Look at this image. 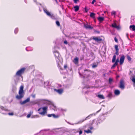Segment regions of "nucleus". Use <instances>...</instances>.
Returning a JSON list of instances; mask_svg holds the SVG:
<instances>
[{
  "instance_id": "1",
  "label": "nucleus",
  "mask_w": 135,
  "mask_h": 135,
  "mask_svg": "<svg viewBox=\"0 0 135 135\" xmlns=\"http://www.w3.org/2000/svg\"><path fill=\"white\" fill-rule=\"evenodd\" d=\"M53 53L55 58L57 66L60 69L62 70V59L59 52L54 49L53 51Z\"/></svg>"
},
{
  "instance_id": "10",
  "label": "nucleus",
  "mask_w": 135,
  "mask_h": 135,
  "mask_svg": "<svg viewBox=\"0 0 135 135\" xmlns=\"http://www.w3.org/2000/svg\"><path fill=\"white\" fill-rule=\"evenodd\" d=\"M30 98H28L26 99L23 102L21 101H20V103L21 105H23L29 102L30 101Z\"/></svg>"
},
{
  "instance_id": "33",
  "label": "nucleus",
  "mask_w": 135,
  "mask_h": 135,
  "mask_svg": "<svg viewBox=\"0 0 135 135\" xmlns=\"http://www.w3.org/2000/svg\"><path fill=\"white\" fill-rule=\"evenodd\" d=\"M117 26V25L115 23L112 24V27H113L115 28H116Z\"/></svg>"
},
{
  "instance_id": "47",
  "label": "nucleus",
  "mask_w": 135,
  "mask_h": 135,
  "mask_svg": "<svg viewBox=\"0 0 135 135\" xmlns=\"http://www.w3.org/2000/svg\"><path fill=\"white\" fill-rule=\"evenodd\" d=\"M34 116H35V118H36V117L38 118L39 117L38 115H34Z\"/></svg>"
},
{
  "instance_id": "13",
  "label": "nucleus",
  "mask_w": 135,
  "mask_h": 135,
  "mask_svg": "<svg viewBox=\"0 0 135 135\" xmlns=\"http://www.w3.org/2000/svg\"><path fill=\"white\" fill-rule=\"evenodd\" d=\"M90 116V115H89L88 117H86L84 119H82L80 120V121H79L78 122V124H80L82 122H84L85 120L88 119L89 118H90L89 117Z\"/></svg>"
},
{
  "instance_id": "35",
  "label": "nucleus",
  "mask_w": 135,
  "mask_h": 135,
  "mask_svg": "<svg viewBox=\"0 0 135 135\" xmlns=\"http://www.w3.org/2000/svg\"><path fill=\"white\" fill-rule=\"evenodd\" d=\"M112 15H115L116 14V12L115 11H113L111 12Z\"/></svg>"
},
{
  "instance_id": "18",
  "label": "nucleus",
  "mask_w": 135,
  "mask_h": 135,
  "mask_svg": "<svg viewBox=\"0 0 135 135\" xmlns=\"http://www.w3.org/2000/svg\"><path fill=\"white\" fill-rule=\"evenodd\" d=\"M129 28L130 29H132L133 31H135V26L134 25H131L130 26Z\"/></svg>"
},
{
  "instance_id": "3",
  "label": "nucleus",
  "mask_w": 135,
  "mask_h": 135,
  "mask_svg": "<svg viewBox=\"0 0 135 135\" xmlns=\"http://www.w3.org/2000/svg\"><path fill=\"white\" fill-rule=\"evenodd\" d=\"M26 69V68L25 67L21 68L16 72L14 77L16 78L17 79H18L17 76H21L24 73Z\"/></svg>"
},
{
  "instance_id": "32",
  "label": "nucleus",
  "mask_w": 135,
  "mask_h": 135,
  "mask_svg": "<svg viewBox=\"0 0 135 135\" xmlns=\"http://www.w3.org/2000/svg\"><path fill=\"white\" fill-rule=\"evenodd\" d=\"M117 65H118L117 64H116L115 63H114V64L112 65L111 68V69H114V67L116 66Z\"/></svg>"
},
{
  "instance_id": "16",
  "label": "nucleus",
  "mask_w": 135,
  "mask_h": 135,
  "mask_svg": "<svg viewBox=\"0 0 135 135\" xmlns=\"http://www.w3.org/2000/svg\"><path fill=\"white\" fill-rule=\"evenodd\" d=\"M114 94L116 95H118L120 94V91L118 90H115L114 91Z\"/></svg>"
},
{
  "instance_id": "4",
  "label": "nucleus",
  "mask_w": 135,
  "mask_h": 135,
  "mask_svg": "<svg viewBox=\"0 0 135 135\" xmlns=\"http://www.w3.org/2000/svg\"><path fill=\"white\" fill-rule=\"evenodd\" d=\"M23 86L22 85L20 88L19 91V95H17L16 97V98L18 99H20L23 97L24 96L23 94Z\"/></svg>"
},
{
  "instance_id": "34",
  "label": "nucleus",
  "mask_w": 135,
  "mask_h": 135,
  "mask_svg": "<svg viewBox=\"0 0 135 135\" xmlns=\"http://www.w3.org/2000/svg\"><path fill=\"white\" fill-rule=\"evenodd\" d=\"M67 64H65L64 65V69H66L67 68Z\"/></svg>"
},
{
  "instance_id": "51",
  "label": "nucleus",
  "mask_w": 135,
  "mask_h": 135,
  "mask_svg": "<svg viewBox=\"0 0 135 135\" xmlns=\"http://www.w3.org/2000/svg\"><path fill=\"white\" fill-rule=\"evenodd\" d=\"M31 118H35V116L34 115H33V116H32L31 117Z\"/></svg>"
},
{
  "instance_id": "41",
  "label": "nucleus",
  "mask_w": 135,
  "mask_h": 135,
  "mask_svg": "<svg viewBox=\"0 0 135 135\" xmlns=\"http://www.w3.org/2000/svg\"><path fill=\"white\" fill-rule=\"evenodd\" d=\"M8 114L9 115H13L14 114L13 113H9Z\"/></svg>"
},
{
  "instance_id": "55",
  "label": "nucleus",
  "mask_w": 135,
  "mask_h": 135,
  "mask_svg": "<svg viewBox=\"0 0 135 135\" xmlns=\"http://www.w3.org/2000/svg\"><path fill=\"white\" fill-rule=\"evenodd\" d=\"M54 0L56 2V3H57V0Z\"/></svg>"
},
{
  "instance_id": "29",
  "label": "nucleus",
  "mask_w": 135,
  "mask_h": 135,
  "mask_svg": "<svg viewBox=\"0 0 135 135\" xmlns=\"http://www.w3.org/2000/svg\"><path fill=\"white\" fill-rule=\"evenodd\" d=\"M18 28H16L14 30V33L15 34H17L18 31Z\"/></svg>"
},
{
  "instance_id": "45",
  "label": "nucleus",
  "mask_w": 135,
  "mask_h": 135,
  "mask_svg": "<svg viewBox=\"0 0 135 135\" xmlns=\"http://www.w3.org/2000/svg\"><path fill=\"white\" fill-rule=\"evenodd\" d=\"M115 28L118 29H119L120 28V27L119 26H117Z\"/></svg>"
},
{
  "instance_id": "49",
  "label": "nucleus",
  "mask_w": 135,
  "mask_h": 135,
  "mask_svg": "<svg viewBox=\"0 0 135 135\" xmlns=\"http://www.w3.org/2000/svg\"><path fill=\"white\" fill-rule=\"evenodd\" d=\"M61 110L62 111H65V112L66 111V110L65 109H61Z\"/></svg>"
},
{
  "instance_id": "5",
  "label": "nucleus",
  "mask_w": 135,
  "mask_h": 135,
  "mask_svg": "<svg viewBox=\"0 0 135 135\" xmlns=\"http://www.w3.org/2000/svg\"><path fill=\"white\" fill-rule=\"evenodd\" d=\"M42 108V109L43 111L41 112H40L39 113L42 115H44L46 113L47 110V107L46 106L42 108H39L38 110V111H39L41 110V109Z\"/></svg>"
},
{
  "instance_id": "9",
  "label": "nucleus",
  "mask_w": 135,
  "mask_h": 135,
  "mask_svg": "<svg viewBox=\"0 0 135 135\" xmlns=\"http://www.w3.org/2000/svg\"><path fill=\"white\" fill-rule=\"evenodd\" d=\"M125 59V57L124 55H122L120 57L119 60V64L120 65H122L124 62Z\"/></svg>"
},
{
  "instance_id": "42",
  "label": "nucleus",
  "mask_w": 135,
  "mask_h": 135,
  "mask_svg": "<svg viewBox=\"0 0 135 135\" xmlns=\"http://www.w3.org/2000/svg\"><path fill=\"white\" fill-rule=\"evenodd\" d=\"M31 114H28L27 115V117L28 118H30L31 116Z\"/></svg>"
},
{
  "instance_id": "31",
  "label": "nucleus",
  "mask_w": 135,
  "mask_h": 135,
  "mask_svg": "<svg viewBox=\"0 0 135 135\" xmlns=\"http://www.w3.org/2000/svg\"><path fill=\"white\" fill-rule=\"evenodd\" d=\"M112 94L111 93H109L108 94L107 97L109 98H111L112 97Z\"/></svg>"
},
{
  "instance_id": "12",
  "label": "nucleus",
  "mask_w": 135,
  "mask_h": 135,
  "mask_svg": "<svg viewBox=\"0 0 135 135\" xmlns=\"http://www.w3.org/2000/svg\"><path fill=\"white\" fill-rule=\"evenodd\" d=\"M84 27L86 29H92L93 28V27L91 26L90 25H88L87 23L84 25Z\"/></svg>"
},
{
  "instance_id": "15",
  "label": "nucleus",
  "mask_w": 135,
  "mask_h": 135,
  "mask_svg": "<svg viewBox=\"0 0 135 135\" xmlns=\"http://www.w3.org/2000/svg\"><path fill=\"white\" fill-rule=\"evenodd\" d=\"M79 62V58L78 57H76L74 59L73 62L74 63L76 64H78Z\"/></svg>"
},
{
  "instance_id": "57",
  "label": "nucleus",
  "mask_w": 135,
  "mask_h": 135,
  "mask_svg": "<svg viewBox=\"0 0 135 135\" xmlns=\"http://www.w3.org/2000/svg\"><path fill=\"white\" fill-rule=\"evenodd\" d=\"M88 126H89L88 125H87L86 126V127H88Z\"/></svg>"
},
{
  "instance_id": "23",
  "label": "nucleus",
  "mask_w": 135,
  "mask_h": 135,
  "mask_svg": "<svg viewBox=\"0 0 135 135\" xmlns=\"http://www.w3.org/2000/svg\"><path fill=\"white\" fill-rule=\"evenodd\" d=\"M127 58L129 62H130L131 61L132 59L129 55H127Z\"/></svg>"
},
{
  "instance_id": "27",
  "label": "nucleus",
  "mask_w": 135,
  "mask_h": 135,
  "mask_svg": "<svg viewBox=\"0 0 135 135\" xmlns=\"http://www.w3.org/2000/svg\"><path fill=\"white\" fill-rule=\"evenodd\" d=\"M56 25L58 27H59L60 26V22L59 21H56Z\"/></svg>"
},
{
  "instance_id": "46",
  "label": "nucleus",
  "mask_w": 135,
  "mask_h": 135,
  "mask_svg": "<svg viewBox=\"0 0 135 135\" xmlns=\"http://www.w3.org/2000/svg\"><path fill=\"white\" fill-rule=\"evenodd\" d=\"M64 43L65 44H68V41L66 40H65L64 42Z\"/></svg>"
},
{
  "instance_id": "40",
  "label": "nucleus",
  "mask_w": 135,
  "mask_h": 135,
  "mask_svg": "<svg viewBox=\"0 0 135 135\" xmlns=\"http://www.w3.org/2000/svg\"><path fill=\"white\" fill-rule=\"evenodd\" d=\"M73 1H74V3H76L77 2H79V0H73Z\"/></svg>"
},
{
  "instance_id": "22",
  "label": "nucleus",
  "mask_w": 135,
  "mask_h": 135,
  "mask_svg": "<svg viewBox=\"0 0 135 135\" xmlns=\"http://www.w3.org/2000/svg\"><path fill=\"white\" fill-rule=\"evenodd\" d=\"M116 55H113V56L112 59V62L113 63L115 62V61L116 60Z\"/></svg>"
},
{
  "instance_id": "61",
  "label": "nucleus",
  "mask_w": 135,
  "mask_h": 135,
  "mask_svg": "<svg viewBox=\"0 0 135 135\" xmlns=\"http://www.w3.org/2000/svg\"><path fill=\"white\" fill-rule=\"evenodd\" d=\"M90 88L89 87H88V88Z\"/></svg>"
},
{
  "instance_id": "60",
  "label": "nucleus",
  "mask_w": 135,
  "mask_h": 135,
  "mask_svg": "<svg viewBox=\"0 0 135 135\" xmlns=\"http://www.w3.org/2000/svg\"><path fill=\"white\" fill-rule=\"evenodd\" d=\"M46 104H49V103H47V102H46Z\"/></svg>"
},
{
  "instance_id": "58",
  "label": "nucleus",
  "mask_w": 135,
  "mask_h": 135,
  "mask_svg": "<svg viewBox=\"0 0 135 135\" xmlns=\"http://www.w3.org/2000/svg\"><path fill=\"white\" fill-rule=\"evenodd\" d=\"M63 78H66V77H65V76H64Z\"/></svg>"
},
{
  "instance_id": "28",
  "label": "nucleus",
  "mask_w": 135,
  "mask_h": 135,
  "mask_svg": "<svg viewBox=\"0 0 135 135\" xmlns=\"http://www.w3.org/2000/svg\"><path fill=\"white\" fill-rule=\"evenodd\" d=\"M131 80L134 84H135V76L132 77Z\"/></svg>"
},
{
  "instance_id": "50",
  "label": "nucleus",
  "mask_w": 135,
  "mask_h": 135,
  "mask_svg": "<svg viewBox=\"0 0 135 135\" xmlns=\"http://www.w3.org/2000/svg\"><path fill=\"white\" fill-rule=\"evenodd\" d=\"M89 128L90 130L92 129L93 128V127H90Z\"/></svg>"
},
{
  "instance_id": "39",
  "label": "nucleus",
  "mask_w": 135,
  "mask_h": 135,
  "mask_svg": "<svg viewBox=\"0 0 135 135\" xmlns=\"http://www.w3.org/2000/svg\"><path fill=\"white\" fill-rule=\"evenodd\" d=\"M114 40L115 41L117 42V43H118V39H117L116 38V37H115L114 38Z\"/></svg>"
},
{
  "instance_id": "20",
  "label": "nucleus",
  "mask_w": 135,
  "mask_h": 135,
  "mask_svg": "<svg viewBox=\"0 0 135 135\" xmlns=\"http://www.w3.org/2000/svg\"><path fill=\"white\" fill-rule=\"evenodd\" d=\"M75 9V11L77 12L78 11L79 9V7L78 6H76L74 7Z\"/></svg>"
},
{
  "instance_id": "2",
  "label": "nucleus",
  "mask_w": 135,
  "mask_h": 135,
  "mask_svg": "<svg viewBox=\"0 0 135 135\" xmlns=\"http://www.w3.org/2000/svg\"><path fill=\"white\" fill-rule=\"evenodd\" d=\"M42 8L44 13H45L47 16L49 17L52 19L55 20V17L54 15L48 11L46 6H42Z\"/></svg>"
},
{
  "instance_id": "11",
  "label": "nucleus",
  "mask_w": 135,
  "mask_h": 135,
  "mask_svg": "<svg viewBox=\"0 0 135 135\" xmlns=\"http://www.w3.org/2000/svg\"><path fill=\"white\" fill-rule=\"evenodd\" d=\"M54 90L58 93L59 94H61L63 92V90L61 89H54Z\"/></svg>"
},
{
  "instance_id": "17",
  "label": "nucleus",
  "mask_w": 135,
  "mask_h": 135,
  "mask_svg": "<svg viewBox=\"0 0 135 135\" xmlns=\"http://www.w3.org/2000/svg\"><path fill=\"white\" fill-rule=\"evenodd\" d=\"M98 20L101 22L104 20V18L103 17H100L97 18Z\"/></svg>"
},
{
  "instance_id": "25",
  "label": "nucleus",
  "mask_w": 135,
  "mask_h": 135,
  "mask_svg": "<svg viewBox=\"0 0 135 135\" xmlns=\"http://www.w3.org/2000/svg\"><path fill=\"white\" fill-rule=\"evenodd\" d=\"M113 81L112 78H109V82L110 84H111L112 82Z\"/></svg>"
},
{
  "instance_id": "36",
  "label": "nucleus",
  "mask_w": 135,
  "mask_h": 135,
  "mask_svg": "<svg viewBox=\"0 0 135 135\" xmlns=\"http://www.w3.org/2000/svg\"><path fill=\"white\" fill-rule=\"evenodd\" d=\"M119 62V60L118 59H117L116 60L115 62V63L116 64H118V63Z\"/></svg>"
},
{
  "instance_id": "19",
  "label": "nucleus",
  "mask_w": 135,
  "mask_h": 135,
  "mask_svg": "<svg viewBox=\"0 0 135 135\" xmlns=\"http://www.w3.org/2000/svg\"><path fill=\"white\" fill-rule=\"evenodd\" d=\"M95 14L94 13L91 12L90 13V16L91 17L94 18H95Z\"/></svg>"
},
{
  "instance_id": "37",
  "label": "nucleus",
  "mask_w": 135,
  "mask_h": 135,
  "mask_svg": "<svg viewBox=\"0 0 135 135\" xmlns=\"http://www.w3.org/2000/svg\"><path fill=\"white\" fill-rule=\"evenodd\" d=\"M33 1H34V2L36 3L37 5H41V4H40L39 3L37 2L36 0H33Z\"/></svg>"
},
{
  "instance_id": "38",
  "label": "nucleus",
  "mask_w": 135,
  "mask_h": 135,
  "mask_svg": "<svg viewBox=\"0 0 135 135\" xmlns=\"http://www.w3.org/2000/svg\"><path fill=\"white\" fill-rule=\"evenodd\" d=\"M97 66V65H94L93 64L92 66L93 68H95Z\"/></svg>"
},
{
  "instance_id": "48",
  "label": "nucleus",
  "mask_w": 135,
  "mask_h": 135,
  "mask_svg": "<svg viewBox=\"0 0 135 135\" xmlns=\"http://www.w3.org/2000/svg\"><path fill=\"white\" fill-rule=\"evenodd\" d=\"M82 133V131L81 130H80L79 132V134H81Z\"/></svg>"
},
{
  "instance_id": "53",
  "label": "nucleus",
  "mask_w": 135,
  "mask_h": 135,
  "mask_svg": "<svg viewBox=\"0 0 135 135\" xmlns=\"http://www.w3.org/2000/svg\"><path fill=\"white\" fill-rule=\"evenodd\" d=\"M35 95H33L32 96V97H33V98H35Z\"/></svg>"
},
{
  "instance_id": "54",
  "label": "nucleus",
  "mask_w": 135,
  "mask_h": 135,
  "mask_svg": "<svg viewBox=\"0 0 135 135\" xmlns=\"http://www.w3.org/2000/svg\"><path fill=\"white\" fill-rule=\"evenodd\" d=\"M24 1L25 3H27V2L26 0H24Z\"/></svg>"
},
{
  "instance_id": "7",
  "label": "nucleus",
  "mask_w": 135,
  "mask_h": 135,
  "mask_svg": "<svg viewBox=\"0 0 135 135\" xmlns=\"http://www.w3.org/2000/svg\"><path fill=\"white\" fill-rule=\"evenodd\" d=\"M93 39L95 41L99 43H100L102 40V39L100 37H93Z\"/></svg>"
},
{
  "instance_id": "56",
  "label": "nucleus",
  "mask_w": 135,
  "mask_h": 135,
  "mask_svg": "<svg viewBox=\"0 0 135 135\" xmlns=\"http://www.w3.org/2000/svg\"><path fill=\"white\" fill-rule=\"evenodd\" d=\"M100 110H101V109H100V110H98V111H97V112H99L100 111Z\"/></svg>"
},
{
  "instance_id": "6",
  "label": "nucleus",
  "mask_w": 135,
  "mask_h": 135,
  "mask_svg": "<svg viewBox=\"0 0 135 135\" xmlns=\"http://www.w3.org/2000/svg\"><path fill=\"white\" fill-rule=\"evenodd\" d=\"M2 111L8 112L9 111V110L6 107L0 105V112L4 114H8L7 113L3 112Z\"/></svg>"
},
{
  "instance_id": "24",
  "label": "nucleus",
  "mask_w": 135,
  "mask_h": 135,
  "mask_svg": "<svg viewBox=\"0 0 135 135\" xmlns=\"http://www.w3.org/2000/svg\"><path fill=\"white\" fill-rule=\"evenodd\" d=\"M28 40L30 41H32L33 40V38L32 37H29L27 38Z\"/></svg>"
},
{
  "instance_id": "30",
  "label": "nucleus",
  "mask_w": 135,
  "mask_h": 135,
  "mask_svg": "<svg viewBox=\"0 0 135 135\" xmlns=\"http://www.w3.org/2000/svg\"><path fill=\"white\" fill-rule=\"evenodd\" d=\"M84 132L86 133H89L91 132V131L89 129H88L87 130H85Z\"/></svg>"
},
{
  "instance_id": "14",
  "label": "nucleus",
  "mask_w": 135,
  "mask_h": 135,
  "mask_svg": "<svg viewBox=\"0 0 135 135\" xmlns=\"http://www.w3.org/2000/svg\"><path fill=\"white\" fill-rule=\"evenodd\" d=\"M47 116L49 117H50L52 116L54 118H57L58 117V116L57 115H56L55 114H48L47 115Z\"/></svg>"
},
{
  "instance_id": "43",
  "label": "nucleus",
  "mask_w": 135,
  "mask_h": 135,
  "mask_svg": "<svg viewBox=\"0 0 135 135\" xmlns=\"http://www.w3.org/2000/svg\"><path fill=\"white\" fill-rule=\"evenodd\" d=\"M119 51H116V52H115V54L116 55H119Z\"/></svg>"
},
{
  "instance_id": "59",
  "label": "nucleus",
  "mask_w": 135,
  "mask_h": 135,
  "mask_svg": "<svg viewBox=\"0 0 135 135\" xmlns=\"http://www.w3.org/2000/svg\"><path fill=\"white\" fill-rule=\"evenodd\" d=\"M119 77V76H117V77L118 78Z\"/></svg>"
},
{
  "instance_id": "52",
  "label": "nucleus",
  "mask_w": 135,
  "mask_h": 135,
  "mask_svg": "<svg viewBox=\"0 0 135 135\" xmlns=\"http://www.w3.org/2000/svg\"><path fill=\"white\" fill-rule=\"evenodd\" d=\"M45 100V101L46 102H50V101H49L48 100Z\"/></svg>"
},
{
  "instance_id": "21",
  "label": "nucleus",
  "mask_w": 135,
  "mask_h": 135,
  "mask_svg": "<svg viewBox=\"0 0 135 135\" xmlns=\"http://www.w3.org/2000/svg\"><path fill=\"white\" fill-rule=\"evenodd\" d=\"M98 97L99 98L102 99H104L105 98L102 95H98Z\"/></svg>"
},
{
  "instance_id": "26",
  "label": "nucleus",
  "mask_w": 135,
  "mask_h": 135,
  "mask_svg": "<svg viewBox=\"0 0 135 135\" xmlns=\"http://www.w3.org/2000/svg\"><path fill=\"white\" fill-rule=\"evenodd\" d=\"M115 50L116 51H119V49L118 48V46L117 45H115Z\"/></svg>"
},
{
  "instance_id": "8",
  "label": "nucleus",
  "mask_w": 135,
  "mask_h": 135,
  "mask_svg": "<svg viewBox=\"0 0 135 135\" xmlns=\"http://www.w3.org/2000/svg\"><path fill=\"white\" fill-rule=\"evenodd\" d=\"M119 87L122 89H123L125 88L124 83V80L123 79L121 80L120 82Z\"/></svg>"
},
{
  "instance_id": "44",
  "label": "nucleus",
  "mask_w": 135,
  "mask_h": 135,
  "mask_svg": "<svg viewBox=\"0 0 135 135\" xmlns=\"http://www.w3.org/2000/svg\"><path fill=\"white\" fill-rule=\"evenodd\" d=\"M96 2V1L95 0H93L92 2H91V4H94V3Z\"/></svg>"
}]
</instances>
